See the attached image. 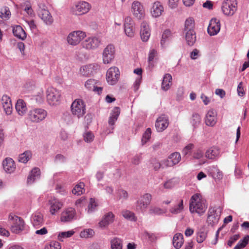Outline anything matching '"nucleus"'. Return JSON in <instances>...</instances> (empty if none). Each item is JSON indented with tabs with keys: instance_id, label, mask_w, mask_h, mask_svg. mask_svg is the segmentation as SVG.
I'll return each mask as SVG.
<instances>
[{
	"instance_id": "nucleus-1",
	"label": "nucleus",
	"mask_w": 249,
	"mask_h": 249,
	"mask_svg": "<svg viewBox=\"0 0 249 249\" xmlns=\"http://www.w3.org/2000/svg\"><path fill=\"white\" fill-rule=\"evenodd\" d=\"M207 208V205L205 199H203L200 194H195L192 196L189 210L191 213H197L199 215L204 213Z\"/></svg>"
},
{
	"instance_id": "nucleus-2",
	"label": "nucleus",
	"mask_w": 249,
	"mask_h": 249,
	"mask_svg": "<svg viewBox=\"0 0 249 249\" xmlns=\"http://www.w3.org/2000/svg\"><path fill=\"white\" fill-rule=\"evenodd\" d=\"M47 111L43 108L34 107L27 112V119L33 123H39L45 119Z\"/></svg>"
},
{
	"instance_id": "nucleus-3",
	"label": "nucleus",
	"mask_w": 249,
	"mask_h": 249,
	"mask_svg": "<svg viewBox=\"0 0 249 249\" xmlns=\"http://www.w3.org/2000/svg\"><path fill=\"white\" fill-rule=\"evenodd\" d=\"M237 0H223L221 3V11L224 15L231 17L237 10Z\"/></svg>"
},
{
	"instance_id": "nucleus-4",
	"label": "nucleus",
	"mask_w": 249,
	"mask_h": 249,
	"mask_svg": "<svg viewBox=\"0 0 249 249\" xmlns=\"http://www.w3.org/2000/svg\"><path fill=\"white\" fill-rule=\"evenodd\" d=\"M72 114L78 118L82 117L86 113V105L81 99H76L71 106Z\"/></svg>"
},
{
	"instance_id": "nucleus-5",
	"label": "nucleus",
	"mask_w": 249,
	"mask_h": 249,
	"mask_svg": "<svg viewBox=\"0 0 249 249\" xmlns=\"http://www.w3.org/2000/svg\"><path fill=\"white\" fill-rule=\"evenodd\" d=\"M86 36L85 32L76 30L70 33L67 37L68 43L71 46H76Z\"/></svg>"
},
{
	"instance_id": "nucleus-6",
	"label": "nucleus",
	"mask_w": 249,
	"mask_h": 249,
	"mask_svg": "<svg viewBox=\"0 0 249 249\" xmlns=\"http://www.w3.org/2000/svg\"><path fill=\"white\" fill-rule=\"evenodd\" d=\"M9 218L12 221L11 230L12 232L17 234L24 230L25 223L21 217L10 215Z\"/></svg>"
},
{
	"instance_id": "nucleus-7",
	"label": "nucleus",
	"mask_w": 249,
	"mask_h": 249,
	"mask_svg": "<svg viewBox=\"0 0 249 249\" xmlns=\"http://www.w3.org/2000/svg\"><path fill=\"white\" fill-rule=\"evenodd\" d=\"M115 48L113 45L108 44L103 50L102 53L103 63L105 64L111 63L114 59Z\"/></svg>"
},
{
	"instance_id": "nucleus-8",
	"label": "nucleus",
	"mask_w": 249,
	"mask_h": 249,
	"mask_svg": "<svg viewBox=\"0 0 249 249\" xmlns=\"http://www.w3.org/2000/svg\"><path fill=\"white\" fill-rule=\"evenodd\" d=\"M47 101L51 106L57 105L60 99V91L53 87H49L46 91Z\"/></svg>"
},
{
	"instance_id": "nucleus-9",
	"label": "nucleus",
	"mask_w": 249,
	"mask_h": 249,
	"mask_svg": "<svg viewBox=\"0 0 249 249\" xmlns=\"http://www.w3.org/2000/svg\"><path fill=\"white\" fill-rule=\"evenodd\" d=\"M91 8L90 4L88 2L81 1L73 5L71 8L73 15H82L87 13Z\"/></svg>"
},
{
	"instance_id": "nucleus-10",
	"label": "nucleus",
	"mask_w": 249,
	"mask_h": 249,
	"mask_svg": "<svg viewBox=\"0 0 249 249\" xmlns=\"http://www.w3.org/2000/svg\"><path fill=\"white\" fill-rule=\"evenodd\" d=\"M151 199L152 196L148 193L145 194L141 196L136 202V210L142 213L144 212L150 204Z\"/></svg>"
},
{
	"instance_id": "nucleus-11",
	"label": "nucleus",
	"mask_w": 249,
	"mask_h": 249,
	"mask_svg": "<svg viewBox=\"0 0 249 249\" xmlns=\"http://www.w3.org/2000/svg\"><path fill=\"white\" fill-rule=\"evenodd\" d=\"M120 71L116 67H110L107 71L106 79L107 83L111 85H115L118 81L120 77Z\"/></svg>"
},
{
	"instance_id": "nucleus-12",
	"label": "nucleus",
	"mask_w": 249,
	"mask_h": 249,
	"mask_svg": "<svg viewBox=\"0 0 249 249\" xmlns=\"http://www.w3.org/2000/svg\"><path fill=\"white\" fill-rule=\"evenodd\" d=\"M101 44V39L97 37H89L82 43L83 48L88 50H93L98 48Z\"/></svg>"
},
{
	"instance_id": "nucleus-13",
	"label": "nucleus",
	"mask_w": 249,
	"mask_h": 249,
	"mask_svg": "<svg viewBox=\"0 0 249 249\" xmlns=\"http://www.w3.org/2000/svg\"><path fill=\"white\" fill-rule=\"evenodd\" d=\"M168 125V117L164 114L160 116L155 123V127L158 132H162L167 128Z\"/></svg>"
},
{
	"instance_id": "nucleus-14",
	"label": "nucleus",
	"mask_w": 249,
	"mask_h": 249,
	"mask_svg": "<svg viewBox=\"0 0 249 249\" xmlns=\"http://www.w3.org/2000/svg\"><path fill=\"white\" fill-rule=\"evenodd\" d=\"M220 20L216 18H213L209 22L207 31L208 33L211 36H215L217 35L220 30Z\"/></svg>"
},
{
	"instance_id": "nucleus-15",
	"label": "nucleus",
	"mask_w": 249,
	"mask_h": 249,
	"mask_svg": "<svg viewBox=\"0 0 249 249\" xmlns=\"http://www.w3.org/2000/svg\"><path fill=\"white\" fill-rule=\"evenodd\" d=\"M124 31L125 35L130 37H132L134 36V22L130 17H127L124 19Z\"/></svg>"
},
{
	"instance_id": "nucleus-16",
	"label": "nucleus",
	"mask_w": 249,
	"mask_h": 249,
	"mask_svg": "<svg viewBox=\"0 0 249 249\" xmlns=\"http://www.w3.org/2000/svg\"><path fill=\"white\" fill-rule=\"evenodd\" d=\"M180 160V153L174 152L169 156L168 159L162 161V165L166 167H172L178 163Z\"/></svg>"
},
{
	"instance_id": "nucleus-17",
	"label": "nucleus",
	"mask_w": 249,
	"mask_h": 249,
	"mask_svg": "<svg viewBox=\"0 0 249 249\" xmlns=\"http://www.w3.org/2000/svg\"><path fill=\"white\" fill-rule=\"evenodd\" d=\"M131 11L133 15L138 19L142 18L144 15L143 7L138 1H134L131 5Z\"/></svg>"
},
{
	"instance_id": "nucleus-18",
	"label": "nucleus",
	"mask_w": 249,
	"mask_h": 249,
	"mask_svg": "<svg viewBox=\"0 0 249 249\" xmlns=\"http://www.w3.org/2000/svg\"><path fill=\"white\" fill-rule=\"evenodd\" d=\"M75 210L71 207L66 209L61 213V220L62 222H70L76 219Z\"/></svg>"
},
{
	"instance_id": "nucleus-19",
	"label": "nucleus",
	"mask_w": 249,
	"mask_h": 249,
	"mask_svg": "<svg viewBox=\"0 0 249 249\" xmlns=\"http://www.w3.org/2000/svg\"><path fill=\"white\" fill-rule=\"evenodd\" d=\"M220 216V212L217 209L211 208L209 210L208 221L211 224H215L218 223Z\"/></svg>"
},
{
	"instance_id": "nucleus-20",
	"label": "nucleus",
	"mask_w": 249,
	"mask_h": 249,
	"mask_svg": "<svg viewBox=\"0 0 249 249\" xmlns=\"http://www.w3.org/2000/svg\"><path fill=\"white\" fill-rule=\"evenodd\" d=\"M216 111L211 109L208 111L205 117V123L208 126H213L217 122Z\"/></svg>"
},
{
	"instance_id": "nucleus-21",
	"label": "nucleus",
	"mask_w": 249,
	"mask_h": 249,
	"mask_svg": "<svg viewBox=\"0 0 249 249\" xmlns=\"http://www.w3.org/2000/svg\"><path fill=\"white\" fill-rule=\"evenodd\" d=\"M115 215L110 212L105 214L102 220L99 222V226L102 229L106 228L110 224L114 221Z\"/></svg>"
},
{
	"instance_id": "nucleus-22",
	"label": "nucleus",
	"mask_w": 249,
	"mask_h": 249,
	"mask_svg": "<svg viewBox=\"0 0 249 249\" xmlns=\"http://www.w3.org/2000/svg\"><path fill=\"white\" fill-rule=\"evenodd\" d=\"M2 166L5 172L8 174L13 173L16 169L15 161L10 158H6L3 160Z\"/></svg>"
},
{
	"instance_id": "nucleus-23",
	"label": "nucleus",
	"mask_w": 249,
	"mask_h": 249,
	"mask_svg": "<svg viewBox=\"0 0 249 249\" xmlns=\"http://www.w3.org/2000/svg\"><path fill=\"white\" fill-rule=\"evenodd\" d=\"M1 104L3 109L7 115H10L13 110L11 101L9 97L4 95L1 98Z\"/></svg>"
},
{
	"instance_id": "nucleus-24",
	"label": "nucleus",
	"mask_w": 249,
	"mask_h": 249,
	"mask_svg": "<svg viewBox=\"0 0 249 249\" xmlns=\"http://www.w3.org/2000/svg\"><path fill=\"white\" fill-rule=\"evenodd\" d=\"M150 31L149 25L146 22H142L141 24L140 35L142 40L144 42L148 40L150 36Z\"/></svg>"
},
{
	"instance_id": "nucleus-25",
	"label": "nucleus",
	"mask_w": 249,
	"mask_h": 249,
	"mask_svg": "<svg viewBox=\"0 0 249 249\" xmlns=\"http://www.w3.org/2000/svg\"><path fill=\"white\" fill-rule=\"evenodd\" d=\"M31 220L33 226L38 228L44 223L43 215L40 213H35L32 215Z\"/></svg>"
},
{
	"instance_id": "nucleus-26",
	"label": "nucleus",
	"mask_w": 249,
	"mask_h": 249,
	"mask_svg": "<svg viewBox=\"0 0 249 249\" xmlns=\"http://www.w3.org/2000/svg\"><path fill=\"white\" fill-rule=\"evenodd\" d=\"M150 12L153 17H160L163 12V7L159 1L155 2L151 8Z\"/></svg>"
},
{
	"instance_id": "nucleus-27",
	"label": "nucleus",
	"mask_w": 249,
	"mask_h": 249,
	"mask_svg": "<svg viewBox=\"0 0 249 249\" xmlns=\"http://www.w3.org/2000/svg\"><path fill=\"white\" fill-rule=\"evenodd\" d=\"M97 81L92 79L88 80L85 83L86 88L90 91H94L97 92L98 94L102 92L103 88L101 87H98L96 86Z\"/></svg>"
},
{
	"instance_id": "nucleus-28",
	"label": "nucleus",
	"mask_w": 249,
	"mask_h": 249,
	"mask_svg": "<svg viewBox=\"0 0 249 249\" xmlns=\"http://www.w3.org/2000/svg\"><path fill=\"white\" fill-rule=\"evenodd\" d=\"M38 16L46 24H51L53 22V18L49 11L47 10H40L38 12Z\"/></svg>"
},
{
	"instance_id": "nucleus-29",
	"label": "nucleus",
	"mask_w": 249,
	"mask_h": 249,
	"mask_svg": "<svg viewBox=\"0 0 249 249\" xmlns=\"http://www.w3.org/2000/svg\"><path fill=\"white\" fill-rule=\"evenodd\" d=\"M15 108L18 114L21 116L24 115L27 110L26 104L22 99L17 101Z\"/></svg>"
},
{
	"instance_id": "nucleus-30",
	"label": "nucleus",
	"mask_w": 249,
	"mask_h": 249,
	"mask_svg": "<svg viewBox=\"0 0 249 249\" xmlns=\"http://www.w3.org/2000/svg\"><path fill=\"white\" fill-rule=\"evenodd\" d=\"M185 38L187 44L193 46L196 41V37L195 30L184 32Z\"/></svg>"
},
{
	"instance_id": "nucleus-31",
	"label": "nucleus",
	"mask_w": 249,
	"mask_h": 249,
	"mask_svg": "<svg viewBox=\"0 0 249 249\" xmlns=\"http://www.w3.org/2000/svg\"><path fill=\"white\" fill-rule=\"evenodd\" d=\"M40 176V171L38 168H34L32 169L27 179V183L28 184H31L35 182V181L39 178Z\"/></svg>"
},
{
	"instance_id": "nucleus-32",
	"label": "nucleus",
	"mask_w": 249,
	"mask_h": 249,
	"mask_svg": "<svg viewBox=\"0 0 249 249\" xmlns=\"http://www.w3.org/2000/svg\"><path fill=\"white\" fill-rule=\"evenodd\" d=\"M206 157L209 159H215L220 156V149L216 147L209 148L206 152Z\"/></svg>"
},
{
	"instance_id": "nucleus-33",
	"label": "nucleus",
	"mask_w": 249,
	"mask_h": 249,
	"mask_svg": "<svg viewBox=\"0 0 249 249\" xmlns=\"http://www.w3.org/2000/svg\"><path fill=\"white\" fill-rule=\"evenodd\" d=\"M14 35L19 39L23 40L26 38V34L23 29L19 25H16L13 28Z\"/></svg>"
},
{
	"instance_id": "nucleus-34",
	"label": "nucleus",
	"mask_w": 249,
	"mask_h": 249,
	"mask_svg": "<svg viewBox=\"0 0 249 249\" xmlns=\"http://www.w3.org/2000/svg\"><path fill=\"white\" fill-rule=\"evenodd\" d=\"M97 67V65L94 64L86 65L80 68V72L83 75L89 76L92 74L93 71Z\"/></svg>"
},
{
	"instance_id": "nucleus-35",
	"label": "nucleus",
	"mask_w": 249,
	"mask_h": 249,
	"mask_svg": "<svg viewBox=\"0 0 249 249\" xmlns=\"http://www.w3.org/2000/svg\"><path fill=\"white\" fill-rule=\"evenodd\" d=\"M120 113V109L119 107H115L113 109L108 120V124L110 126H112L115 124Z\"/></svg>"
},
{
	"instance_id": "nucleus-36",
	"label": "nucleus",
	"mask_w": 249,
	"mask_h": 249,
	"mask_svg": "<svg viewBox=\"0 0 249 249\" xmlns=\"http://www.w3.org/2000/svg\"><path fill=\"white\" fill-rule=\"evenodd\" d=\"M172 77L170 74H165L161 84V89L165 91L169 89L172 85Z\"/></svg>"
},
{
	"instance_id": "nucleus-37",
	"label": "nucleus",
	"mask_w": 249,
	"mask_h": 249,
	"mask_svg": "<svg viewBox=\"0 0 249 249\" xmlns=\"http://www.w3.org/2000/svg\"><path fill=\"white\" fill-rule=\"evenodd\" d=\"M183 243V235L181 233H176L173 237V245L175 248L178 249L181 248Z\"/></svg>"
},
{
	"instance_id": "nucleus-38",
	"label": "nucleus",
	"mask_w": 249,
	"mask_h": 249,
	"mask_svg": "<svg viewBox=\"0 0 249 249\" xmlns=\"http://www.w3.org/2000/svg\"><path fill=\"white\" fill-rule=\"evenodd\" d=\"M98 203L95 198H90L87 209L88 213H91L97 210Z\"/></svg>"
},
{
	"instance_id": "nucleus-39",
	"label": "nucleus",
	"mask_w": 249,
	"mask_h": 249,
	"mask_svg": "<svg viewBox=\"0 0 249 249\" xmlns=\"http://www.w3.org/2000/svg\"><path fill=\"white\" fill-rule=\"evenodd\" d=\"M183 200L181 199L177 204L169 209V212L172 214H177L180 213L183 210Z\"/></svg>"
},
{
	"instance_id": "nucleus-40",
	"label": "nucleus",
	"mask_w": 249,
	"mask_h": 249,
	"mask_svg": "<svg viewBox=\"0 0 249 249\" xmlns=\"http://www.w3.org/2000/svg\"><path fill=\"white\" fill-rule=\"evenodd\" d=\"M50 211L52 214H54L61 208L63 205L58 200L53 199L51 201Z\"/></svg>"
},
{
	"instance_id": "nucleus-41",
	"label": "nucleus",
	"mask_w": 249,
	"mask_h": 249,
	"mask_svg": "<svg viewBox=\"0 0 249 249\" xmlns=\"http://www.w3.org/2000/svg\"><path fill=\"white\" fill-rule=\"evenodd\" d=\"M32 154L30 151H26L18 156V161L25 163L32 158Z\"/></svg>"
},
{
	"instance_id": "nucleus-42",
	"label": "nucleus",
	"mask_w": 249,
	"mask_h": 249,
	"mask_svg": "<svg viewBox=\"0 0 249 249\" xmlns=\"http://www.w3.org/2000/svg\"><path fill=\"white\" fill-rule=\"evenodd\" d=\"M201 122L200 116L198 113H193L190 119V123L194 129L197 128Z\"/></svg>"
},
{
	"instance_id": "nucleus-43",
	"label": "nucleus",
	"mask_w": 249,
	"mask_h": 249,
	"mask_svg": "<svg viewBox=\"0 0 249 249\" xmlns=\"http://www.w3.org/2000/svg\"><path fill=\"white\" fill-rule=\"evenodd\" d=\"M111 249H122L123 241L117 237L114 238L110 241Z\"/></svg>"
},
{
	"instance_id": "nucleus-44",
	"label": "nucleus",
	"mask_w": 249,
	"mask_h": 249,
	"mask_svg": "<svg viewBox=\"0 0 249 249\" xmlns=\"http://www.w3.org/2000/svg\"><path fill=\"white\" fill-rule=\"evenodd\" d=\"M84 186V183L80 182L72 190V194L77 196L82 194L85 191Z\"/></svg>"
},
{
	"instance_id": "nucleus-45",
	"label": "nucleus",
	"mask_w": 249,
	"mask_h": 249,
	"mask_svg": "<svg viewBox=\"0 0 249 249\" xmlns=\"http://www.w3.org/2000/svg\"><path fill=\"white\" fill-rule=\"evenodd\" d=\"M152 131L150 128H147L142 135L141 140L142 145H143L148 142L151 136Z\"/></svg>"
},
{
	"instance_id": "nucleus-46",
	"label": "nucleus",
	"mask_w": 249,
	"mask_h": 249,
	"mask_svg": "<svg viewBox=\"0 0 249 249\" xmlns=\"http://www.w3.org/2000/svg\"><path fill=\"white\" fill-rule=\"evenodd\" d=\"M195 21L192 18L186 19L185 22L184 32L190 30H194Z\"/></svg>"
},
{
	"instance_id": "nucleus-47",
	"label": "nucleus",
	"mask_w": 249,
	"mask_h": 249,
	"mask_svg": "<svg viewBox=\"0 0 249 249\" xmlns=\"http://www.w3.org/2000/svg\"><path fill=\"white\" fill-rule=\"evenodd\" d=\"M178 183V179L177 178H173L164 182L163 186L166 189H172Z\"/></svg>"
},
{
	"instance_id": "nucleus-48",
	"label": "nucleus",
	"mask_w": 249,
	"mask_h": 249,
	"mask_svg": "<svg viewBox=\"0 0 249 249\" xmlns=\"http://www.w3.org/2000/svg\"><path fill=\"white\" fill-rule=\"evenodd\" d=\"M122 214L123 217L127 220L134 221L137 220L134 213L129 211L124 210L122 211Z\"/></svg>"
},
{
	"instance_id": "nucleus-49",
	"label": "nucleus",
	"mask_w": 249,
	"mask_h": 249,
	"mask_svg": "<svg viewBox=\"0 0 249 249\" xmlns=\"http://www.w3.org/2000/svg\"><path fill=\"white\" fill-rule=\"evenodd\" d=\"M74 233L73 231H67L60 232L58 234L57 239L60 241H63L64 238L71 237Z\"/></svg>"
},
{
	"instance_id": "nucleus-50",
	"label": "nucleus",
	"mask_w": 249,
	"mask_h": 249,
	"mask_svg": "<svg viewBox=\"0 0 249 249\" xmlns=\"http://www.w3.org/2000/svg\"><path fill=\"white\" fill-rule=\"evenodd\" d=\"M249 236L246 235L244 238L240 240L238 244L234 247V249H242L245 248L248 244Z\"/></svg>"
},
{
	"instance_id": "nucleus-51",
	"label": "nucleus",
	"mask_w": 249,
	"mask_h": 249,
	"mask_svg": "<svg viewBox=\"0 0 249 249\" xmlns=\"http://www.w3.org/2000/svg\"><path fill=\"white\" fill-rule=\"evenodd\" d=\"M166 211L157 207H152L149 210L150 214L162 215L165 213Z\"/></svg>"
},
{
	"instance_id": "nucleus-52",
	"label": "nucleus",
	"mask_w": 249,
	"mask_h": 249,
	"mask_svg": "<svg viewBox=\"0 0 249 249\" xmlns=\"http://www.w3.org/2000/svg\"><path fill=\"white\" fill-rule=\"evenodd\" d=\"M45 249H61V245L58 241H52L45 246Z\"/></svg>"
},
{
	"instance_id": "nucleus-53",
	"label": "nucleus",
	"mask_w": 249,
	"mask_h": 249,
	"mask_svg": "<svg viewBox=\"0 0 249 249\" xmlns=\"http://www.w3.org/2000/svg\"><path fill=\"white\" fill-rule=\"evenodd\" d=\"M94 234V231L91 229H85L80 233V236L82 238H90Z\"/></svg>"
},
{
	"instance_id": "nucleus-54",
	"label": "nucleus",
	"mask_w": 249,
	"mask_h": 249,
	"mask_svg": "<svg viewBox=\"0 0 249 249\" xmlns=\"http://www.w3.org/2000/svg\"><path fill=\"white\" fill-rule=\"evenodd\" d=\"M172 36L171 31L169 30H166L164 31L162 35L161 40V45L163 46L167 40H169Z\"/></svg>"
},
{
	"instance_id": "nucleus-55",
	"label": "nucleus",
	"mask_w": 249,
	"mask_h": 249,
	"mask_svg": "<svg viewBox=\"0 0 249 249\" xmlns=\"http://www.w3.org/2000/svg\"><path fill=\"white\" fill-rule=\"evenodd\" d=\"M157 56V52L155 49H151L150 50L148 60L149 64L152 66L153 65V62L154 59H156V57Z\"/></svg>"
},
{
	"instance_id": "nucleus-56",
	"label": "nucleus",
	"mask_w": 249,
	"mask_h": 249,
	"mask_svg": "<svg viewBox=\"0 0 249 249\" xmlns=\"http://www.w3.org/2000/svg\"><path fill=\"white\" fill-rule=\"evenodd\" d=\"M207 233L204 231L200 230L196 233V241L198 243H202L206 238Z\"/></svg>"
},
{
	"instance_id": "nucleus-57",
	"label": "nucleus",
	"mask_w": 249,
	"mask_h": 249,
	"mask_svg": "<svg viewBox=\"0 0 249 249\" xmlns=\"http://www.w3.org/2000/svg\"><path fill=\"white\" fill-rule=\"evenodd\" d=\"M11 16V12L8 7H5L3 9L1 10L0 14V18L7 19H8Z\"/></svg>"
},
{
	"instance_id": "nucleus-58",
	"label": "nucleus",
	"mask_w": 249,
	"mask_h": 249,
	"mask_svg": "<svg viewBox=\"0 0 249 249\" xmlns=\"http://www.w3.org/2000/svg\"><path fill=\"white\" fill-rule=\"evenodd\" d=\"M84 140L86 142H91L93 141L94 136L91 132H86L83 134Z\"/></svg>"
},
{
	"instance_id": "nucleus-59",
	"label": "nucleus",
	"mask_w": 249,
	"mask_h": 249,
	"mask_svg": "<svg viewBox=\"0 0 249 249\" xmlns=\"http://www.w3.org/2000/svg\"><path fill=\"white\" fill-rule=\"evenodd\" d=\"M86 204V200L85 196H82L77 199L75 203V205L77 208H82L85 206Z\"/></svg>"
},
{
	"instance_id": "nucleus-60",
	"label": "nucleus",
	"mask_w": 249,
	"mask_h": 249,
	"mask_svg": "<svg viewBox=\"0 0 249 249\" xmlns=\"http://www.w3.org/2000/svg\"><path fill=\"white\" fill-rule=\"evenodd\" d=\"M213 177L215 179L220 180L223 178V174L219 169L214 168V170L213 172Z\"/></svg>"
},
{
	"instance_id": "nucleus-61",
	"label": "nucleus",
	"mask_w": 249,
	"mask_h": 249,
	"mask_svg": "<svg viewBox=\"0 0 249 249\" xmlns=\"http://www.w3.org/2000/svg\"><path fill=\"white\" fill-rule=\"evenodd\" d=\"M117 194L119 199H126L128 197L127 192L122 189H119L117 192Z\"/></svg>"
},
{
	"instance_id": "nucleus-62",
	"label": "nucleus",
	"mask_w": 249,
	"mask_h": 249,
	"mask_svg": "<svg viewBox=\"0 0 249 249\" xmlns=\"http://www.w3.org/2000/svg\"><path fill=\"white\" fill-rule=\"evenodd\" d=\"M239 237L240 236L239 234H234L231 236L228 241V245L230 247H231L233 244H234L237 240L239 239Z\"/></svg>"
},
{
	"instance_id": "nucleus-63",
	"label": "nucleus",
	"mask_w": 249,
	"mask_h": 249,
	"mask_svg": "<svg viewBox=\"0 0 249 249\" xmlns=\"http://www.w3.org/2000/svg\"><path fill=\"white\" fill-rule=\"evenodd\" d=\"M142 82V77H138L134 83L133 89L135 91H137L139 89Z\"/></svg>"
},
{
	"instance_id": "nucleus-64",
	"label": "nucleus",
	"mask_w": 249,
	"mask_h": 249,
	"mask_svg": "<svg viewBox=\"0 0 249 249\" xmlns=\"http://www.w3.org/2000/svg\"><path fill=\"white\" fill-rule=\"evenodd\" d=\"M237 90L238 94L239 96L242 97L245 95V92L244 89H243L242 82H240L238 84Z\"/></svg>"
}]
</instances>
